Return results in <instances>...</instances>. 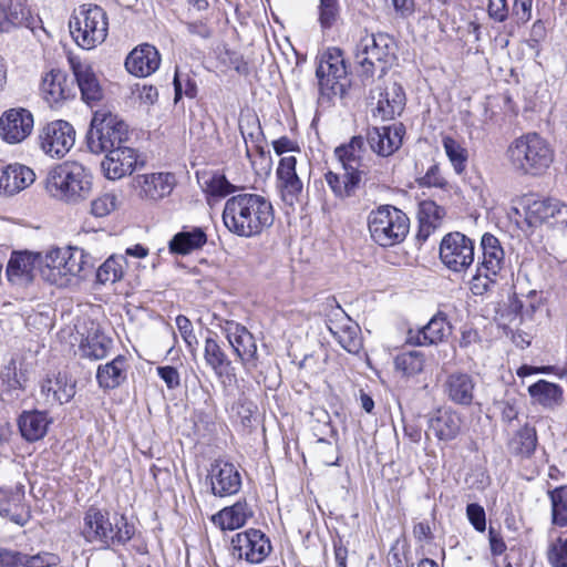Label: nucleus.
<instances>
[{
  "label": "nucleus",
  "instance_id": "58",
  "mask_svg": "<svg viewBox=\"0 0 567 567\" xmlns=\"http://www.w3.org/2000/svg\"><path fill=\"white\" fill-rule=\"evenodd\" d=\"M419 184L424 187H440L446 186L445 178L441 175V171L437 164H433L429 167L425 175L420 178Z\"/></svg>",
  "mask_w": 567,
  "mask_h": 567
},
{
  "label": "nucleus",
  "instance_id": "1",
  "mask_svg": "<svg viewBox=\"0 0 567 567\" xmlns=\"http://www.w3.org/2000/svg\"><path fill=\"white\" fill-rule=\"evenodd\" d=\"M221 218L229 233L252 238L272 226L275 213L266 197L256 193H239L226 200Z\"/></svg>",
  "mask_w": 567,
  "mask_h": 567
},
{
  "label": "nucleus",
  "instance_id": "21",
  "mask_svg": "<svg viewBox=\"0 0 567 567\" xmlns=\"http://www.w3.org/2000/svg\"><path fill=\"white\" fill-rule=\"evenodd\" d=\"M72 72L81 92L82 100L90 106L95 105L104 97V91L91 64L78 58L69 59Z\"/></svg>",
  "mask_w": 567,
  "mask_h": 567
},
{
  "label": "nucleus",
  "instance_id": "17",
  "mask_svg": "<svg viewBox=\"0 0 567 567\" xmlns=\"http://www.w3.org/2000/svg\"><path fill=\"white\" fill-rule=\"evenodd\" d=\"M219 327L241 363L255 364L257 344L252 333L245 326L233 320H224Z\"/></svg>",
  "mask_w": 567,
  "mask_h": 567
},
{
  "label": "nucleus",
  "instance_id": "40",
  "mask_svg": "<svg viewBox=\"0 0 567 567\" xmlns=\"http://www.w3.org/2000/svg\"><path fill=\"white\" fill-rule=\"evenodd\" d=\"M207 243V235L200 227L190 230H182L173 236L169 241L172 252L187 255L193 250L200 249Z\"/></svg>",
  "mask_w": 567,
  "mask_h": 567
},
{
  "label": "nucleus",
  "instance_id": "32",
  "mask_svg": "<svg viewBox=\"0 0 567 567\" xmlns=\"http://www.w3.org/2000/svg\"><path fill=\"white\" fill-rule=\"evenodd\" d=\"M475 381L462 372L452 373L445 382V393L447 398L460 405L468 406L474 400Z\"/></svg>",
  "mask_w": 567,
  "mask_h": 567
},
{
  "label": "nucleus",
  "instance_id": "26",
  "mask_svg": "<svg viewBox=\"0 0 567 567\" xmlns=\"http://www.w3.org/2000/svg\"><path fill=\"white\" fill-rule=\"evenodd\" d=\"M406 96L401 84L394 82L379 93L377 107L373 115L383 121L400 116L405 107Z\"/></svg>",
  "mask_w": 567,
  "mask_h": 567
},
{
  "label": "nucleus",
  "instance_id": "6",
  "mask_svg": "<svg viewBox=\"0 0 567 567\" xmlns=\"http://www.w3.org/2000/svg\"><path fill=\"white\" fill-rule=\"evenodd\" d=\"M82 534L90 543H100L104 547L124 545L132 539L135 528L123 515L110 516L96 507H90L84 515Z\"/></svg>",
  "mask_w": 567,
  "mask_h": 567
},
{
  "label": "nucleus",
  "instance_id": "18",
  "mask_svg": "<svg viewBox=\"0 0 567 567\" xmlns=\"http://www.w3.org/2000/svg\"><path fill=\"white\" fill-rule=\"evenodd\" d=\"M105 153L106 155L101 163V167L105 177L112 181L131 175L138 165H144V161H140L136 150L125 144L113 147V150Z\"/></svg>",
  "mask_w": 567,
  "mask_h": 567
},
{
  "label": "nucleus",
  "instance_id": "52",
  "mask_svg": "<svg viewBox=\"0 0 567 567\" xmlns=\"http://www.w3.org/2000/svg\"><path fill=\"white\" fill-rule=\"evenodd\" d=\"M116 200L114 194H104L91 203V213L96 217H104L115 209Z\"/></svg>",
  "mask_w": 567,
  "mask_h": 567
},
{
  "label": "nucleus",
  "instance_id": "47",
  "mask_svg": "<svg viewBox=\"0 0 567 567\" xmlns=\"http://www.w3.org/2000/svg\"><path fill=\"white\" fill-rule=\"evenodd\" d=\"M237 190V187L231 184L225 175L214 174L208 181L205 182V192L213 197L223 198Z\"/></svg>",
  "mask_w": 567,
  "mask_h": 567
},
{
  "label": "nucleus",
  "instance_id": "3",
  "mask_svg": "<svg viewBox=\"0 0 567 567\" xmlns=\"http://www.w3.org/2000/svg\"><path fill=\"white\" fill-rule=\"evenodd\" d=\"M44 189L53 198L66 204L87 199L92 192V176L78 162H64L49 169Z\"/></svg>",
  "mask_w": 567,
  "mask_h": 567
},
{
  "label": "nucleus",
  "instance_id": "31",
  "mask_svg": "<svg viewBox=\"0 0 567 567\" xmlns=\"http://www.w3.org/2000/svg\"><path fill=\"white\" fill-rule=\"evenodd\" d=\"M461 416L451 410H439L429 419L426 434L433 433L439 440L451 441L461 430Z\"/></svg>",
  "mask_w": 567,
  "mask_h": 567
},
{
  "label": "nucleus",
  "instance_id": "22",
  "mask_svg": "<svg viewBox=\"0 0 567 567\" xmlns=\"http://www.w3.org/2000/svg\"><path fill=\"white\" fill-rule=\"evenodd\" d=\"M208 476L215 496L234 495L241 487V476L236 466L229 462L215 461L210 466Z\"/></svg>",
  "mask_w": 567,
  "mask_h": 567
},
{
  "label": "nucleus",
  "instance_id": "48",
  "mask_svg": "<svg viewBox=\"0 0 567 567\" xmlns=\"http://www.w3.org/2000/svg\"><path fill=\"white\" fill-rule=\"evenodd\" d=\"M546 557L551 567H567V537H558L551 542L547 547Z\"/></svg>",
  "mask_w": 567,
  "mask_h": 567
},
{
  "label": "nucleus",
  "instance_id": "8",
  "mask_svg": "<svg viewBox=\"0 0 567 567\" xmlns=\"http://www.w3.org/2000/svg\"><path fill=\"white\" fill-rule=\"evenodd\" d=\"M128 140L127 125L106 110H96L86 134V144L92 153L100 154L124 145Z\"/></svg>",
  "mask_w": 567,
  "mask_h": 567
},
{
  "label": "nucleus",
  "instance_id": "43",
  "mask_svg": "<svg viewBox=\"0 0 567 567\" xmlns=\"http://www.w3.org/2000/svg\"><path fill=\"white\" fill-rule=\"evenodd\" d=\"M127 266L125 256H110L96 270V284H116L124 278V267Z\"/></svg>",
  "mask_w": 567,
  "mask_h": 567
},
{
  "label": "nucleus",
  "instance_id": "42",
  "mask_svg": "<svg viewBox=\"0 0 567 567\" xmlns=\"http://www.w3.org/2000/svg\"><path fill=\"white\" fill-rule=\"evenodd\" d=\"M537 446L536 429L525 424L508 442L511 452L517 456L530 457Z\"/></svg>",
  "mask_w": 567,
  "mask_h": 567
},
{
  "label": "nucleus",
  "instance_id": "13",
  "mask_svg": "<svg viewBox=\"0 0 567 567\" xmlns=\"http://www.w3.org/2000/svg\"><path fill=\"white\" fill-rule=\"evenodd\" d=\"M474 241L460 231L446 234L440 244V259L454 272H463L474 261Z\"/></svg>",
  "mask_w": 567,
  "mask_h": 567
},
{
  "label": "nucleus",
  "instance_id": "29",
  "mask_svg": "<svg viewBox=\"0 0 567 567\" xmlns=\"http://www.w3.org/2000/svg\"><path fill=\"white\" fill-rule=\"evenodd\" d=\"M128 359L118 354L112 361L100 364L96 370V381L103 390H113L121 386L127 379Z\"/></svg>",
  "mask_w": 567,
  "mask_h": 567
},
{
  "label": "nucleus",
  "instance_id": "14",
  "mask_svg": "<svg viewBox=\"0 0 567 567\" xmlns=\"http://www.w3.org/2000/svg\"><path fill=\"white\" fill-rule=\"evenodd\" d=\"M42 151L51 157H63L75 143V130L63 120L48 123L39 133Z\"/></svg>",
  "mask_w": 567,
  "mask_h": 567
},
{
  "label": "nucleus",
  "instance_id": "30",
  "mask_svg": "<svg viewBox=\"0 0 567 567\" xmlns=\"http://www.w3.org/2000/svg\"><path fill=\"white\" fill-rule=\"evenodd\" d=\"M112 339L101 331L97 324L91 322L85 337L80 342L81 357L90 360L104 359L112 347Z\"/></svg>",
  "mask_w": 567,
  "mask_h": 567
},
{
  "label": "nucleus",
  "instance_id": "39",
  "mask_svg": "<svg viewBox=\"0 0 567 567\" xmlns=\"http://www.w3.org/2000/svg\"><path fill=\"white\" fill-rule=\"evenodd\" d=\"M529 395L543 408L554 410L561 405L564 391L560 385L539 380L528 386Z\"/></svg>",
  "mask_w": 567,
  "mask_h": 567
},
{
  "label": "nucleus",
  "instance_id": "57",
  "mask_svg": "<svg viewBox=\"0 0 567 567\" xmlns=\"http://www.w3.org/2000/svg\"><path fill=\"white\" fill-rule=\"evenodd\" d=\"M533 2H513L511 19L517 24H526L532 19Z\"/></svg>",
  "mask_w": 567,
  "mask_h": 567
},
{
  "label": "nucleus",
  "instance_id": "5",
  "mask_svg": "<svg viewBox=\"0 0 567 567\" xmlns=\"http://www.w3.org/2000/svg\"><path fill=\"white\" fill-rule=\"evenodd\" d=\"M395 39L386 32L365 33L355 45V62L362 79H373L380 71L383 76L395 63L398 56Z\"/></svg>",
  "mask_w": 567,
  "mask_h": 567
},
{
  "label": "nucleus",
  "instance_id": "16",
  "mask_svg": "<svg viewBox=\"0 0 567 567\" xmlns=\"http://www.w3.org/2000/svg\"><path fill=\"white\" fill-rule=\"evenodd\" d=\"M233 555L250 564H259L271 551L269 538L259 529L250 528L231 539Z\"/></svg>",
  "mask_w": 567,
  "mask_h": 567
},
{
  "label": "nucleus",
  "instance_id": "50",
  "mask_svg": "<svg viewBox=\"0 0 567 567\" xmlns=\"http://www.w3.org/2000/svg\"><path fill=\"white\" fill-rule=\"evenodd\" d=\"M61 558L55 553L40 551L34 555L23 553L21 567H55L60 565Z\"/></svg>",
  "mask_w": 567,
  "mask_h": 567
},
{
  "label": "nucleus",
  "instance_id": "41",
  "mask_svg": "<svg viewBox=\"0 0 567 567\" xmlns=\"http://www.w3.org/2000/svg\"><path fill=\"white\" fill-rule=\"evenodd\" d=\"M339 344L350 353H358L362 348L360 328L350 318H346L344 323H333L329 327Z\"/></svg>",
  "mask_w": 567,
  "mask_h": 567
},
{
  "label": "nucleus",
  "instance_id": "28",
  "mask_svg": "<svg viewBox=\"0 0 567 567\" xmlns=\"http://www.w3.org/2000/svg\"><path fill=\"white\" fill-rule=\"evenodd\" d=\"M451 326L443 312H437L426 326L413 332L409 331L408 342L414 346H427L443 341L450 333Z\"/></svg>",
  "mask_w": 567,
  "mask_h": 567
},
{
  "label": "nucleus",
  "instance_id": "2",
  "mask_svg": "<svg viewBox=\"0 0 567 567\" xmlns=\"http://www.w3.org/2000/svg\"><path fill=\"white\" fill-rule=\"evenodd\" d=\"M365 153V140L362 135L352 136L349 143L336 147L334 155L344 172L342 175L332 171L324 174V181L336 198L346 200L357 195L365 175L363 165Z\"/></svg>",
  "mask_w": 567,
  "mask_h": 567
},
{
  "label": "nucleus",
  "instance_id": "27",
  "mask_svg": "<svg viewBox=\"0 0 567 567\" xmlns=\"http://www.w3.org/2000/svg\"><path fill=\"white\" fill-rule=\"evenodd\" d=\"M41 92L50 104H56L73 96V81L60 69H52L42 80Z\"/></svg>",
  "mask_w": 567,
  "mask_h": 567
},
{
  "label": "nucleus",
  "instance_id": "63",
  "mask_svg": "<svg viewBox=\"0 0 567 567\" xmlns=\"http://www.w3.org/2000/svg\"><path fill=\"white\" fill-rule=\"evenodd\" d=\"M54 388L55 390H53V400L59 402V404L69 402L75 393L74 386L63 383L62 379L60 378L54 381Z\"/></svg>",
  "mask_w": 567,
  "mask_h": 567
},
{
  "label": "nucleus",
  "instance_id": "54",
  "mask_svg": "<svg viewBox=\"0 0 567 567\" xmlns=\"http://www.w3.org/2000/svg\"><path fill=\"white\" fill-rule=\"evenodd\" d=\"M487 13L494 22H505L511 18L507 0H488Z\"/></svg>",
  "mask_w": 567,
  "mask_h": 567
},
{
  "label": "nucleus",
  "instance_id": "59",
  "mask_svg": "<svg viewBox=\"0 0 567 567\" xmlns=\"http://www.w3.org/2000/svg\"><path fill=\"white\" fill-rule=\"evenodd\" d=\"M176 326L178 331L181 332L182 338L186 342L189 348H193L194 344H197V338L194 333L193 324L190 320L183 315L176 317Z\"/></svg>",
  "mask_w": 567,
  "mask_h": 567
},
{
  "label": "nucleus",
  "instance_id": "35",
  "mask_svg": "<svg viewBox=\"0 0 567 567\" xmlns=\"http://www.w3.org/2000/svg\"><path fill=\"white\" fill-rule=\"evenodd\" d=\"M140 184L143 197L159 200L172 193L176 181L172 173H153L143 175Z\"/></svg>",
  "mask_w": 567,
  "mask_h": 567
},
{
  "label": "nucleus",
  "instance_id": "12",
  "mask_svg": "<svg viewBox=\"0 0 567 567\" xmlns=\"http://www.w3.org/2000/svg\"><path fill=\"white\" fill-rule=\"evenodd\" d=\"M482 260L477 265L472 280L485 278L489 284H496L499 280H507L509 272L505 265V252L497 237L485 233L481 239Z\"/></svg>",
  "mask_w": 567,
  "mask_h": 567
},
{
  "label": "nucleus",
  "instance_id": "36",
  "mask_svg": "<svg viewBox=\"0 0 567 567\" xmlns=\"http://www.w3.org/2000/svg\"><path fill=\"white\" fill-rule=\"evenodd\" d=\"M204 359L206 364L214 371L218 378H225L231 381L235 378L234 367L219 343L207 338L204 347Z\"/></svg>",
  "mask_w": 567,
  "mask_h": 567
},
{
  "label": "nucleus",
  "instance_id": "64",
  "mask_svg": "<svg viewBox=\"0 0 567 567\" xmlns=\"http://www.w3.org/2000/svg\"><path fill=\"white\" fill-rule=\"evenodd\" d=\"M23 553L0 547V566L1 567H21Z\"/></svg>",
  "mask_w": 567,
  "mask_h": 567
},
{
  "label": "nucleus",
  "instance_id": "10",
  "mask_svg": "<svg viewBox=\"0 0 567 567\" xmlns=\"http://www.w3.org/2000/svg\"><path fill=\"white\" fill-rule=\"evenodd\" d=\"M316 75L321 96L328 100L334 96L343 97L349 86L343 51L337 47L328 48L320 56Z\"/></svg>",
  "mask_w": 567,
  "mask_h": 567
},
{
  "label": "nucleus",
  "instance_id": "24",
  "mask_svg": "<svg viewBox=\"0 0 567 567\" xmlns=\"http://www.w3.org/2000/svg\"><path fill=\"white\" fill-rule=\"evenodd\" d=\"M35 181L32 168L20 163L9 164L0 168V193L14 195Z\"/></svg>",
  "mask_w": 567,
  "mask_h": 567
},
{
  "label": "nucleus",
  "instance_id": "45",
  "mask_svg": "<svg viewBox=\"0 0 567 567\" xmlns=\"http://www.w3.org/2000/svg\"><path fill=\"white\" fill-rule=\"evenodd\" d=\"M442 144L455 173L461 175L466 169L467 150L451 136L443 137Z\"/></svg>",
  "mask_w": 567,
  "mask_h": 567
},
{
  "label": "nucleus",
  "instance_id": "62",
  "mask_svg": "<svg viewBox=\"0 0 567 567\" xmlns=\"http://www.w3.org/2000/svg\"><path fill=\"white\" fill-rule=\"evenodd\" d=\"M187 32L203 40H207L213 35V29L204 20L189 21L184 23Z\"/></svg>",
  "mask_w": 567,
  "mask_h": 567
},
{
  "label": "nucleus",
  "instance_id": "11",
  "mask_svg": "<svg viewBox=\"0 0 567 567\" xmlns=\"http://www.w3.org/2000/svg\"><path fill=\"white\" fill-rule=\"evenodd\" d=\"M84 251L79 248H51L43 256L41 279L47 284H69L84 269Z\"/></svg>",
  "mask_w": 567,
  "mask_h": 567
},
{
  "label": "nucleus",
  "instance_id": "4",
  "mask_svg": "<svg viewBox=\"0 0 567 567\" xmlns=\"http://www.w3.org/2000/svg\"><path fill=\"white\" fill-rule=\"evenodd\" d=\"M505 156L514 173L538 176L553 163L554 151L539 134L527 133L508 145Z\"/></svg>",
  "mask_w": 567,
  "mask_h": 567
},
{
  "label": "nucleus",
  "instance_id": "61",
  "mask_svg": "<svg viewBox=\"0 0 567 567\" xmlns=\"http://www.w3.org/2000/svg\"><path fill=\"white\" fill-rule=\"evenodd\" d=\"M524 307V302L518 298L516 292H513L508 296V312L501 313V324H506L507 322H512L517 319L522 308Z\"/></svg>",
  "mask_w": 567,
  "mask_h": 567
},
{
  "label": "nucleus",
  "instance_id": "46",
  "mask_svg": "<svg viewBox=\"0 0 567 567\" xmlns=\"http://www.w3.org/2000/svg\"><path fill=\"white\" fill-rule=\"evenodd\" d=\"M395 369L404 375L411 377L420 373L424 367V354L421 351L402 352L394 360Z\"/></svg>",
  "mask_w": 567,
  "mask_h": 567
},
{
  "label": "nucleus",
  "instance_id": "49",
  "mask_svg": "<svg viewBox=\"0 0 567 567\" xmlns=\"http://www.w3.org/2000/svg\"><path fill=\"white\" fill-rule=\"evenodd\" d=\"M340 6L338 0H319V23L322 29H330L338 21Z\"/></svg>",
  "mask_w": 567,
  "mask_h": 567
},
{
  "label": "nucleus",
  "instance_id": "56",
  "mask_svg": "<svg viewBox=\"0 0 567 567\" xmlns=\"http://www.w3.org/2000/svg\"><path fill=\"white\" fill-rule=\"evenodd\" d=\"M466 515L470 523L477 532H484L486 528V516L484 508L476 504H468L466 507Z\"/></svg>",
  "mask_w": 567,
  "mask_h": 567
},
{
  "label": "nucleus",
  "instance_id": "25",
  "mask_svg": "<svg viewBox=\"0 0 567 567\" xmlns=\"http://www.w3.org/2000/svg\"><path fill=\"white\" fill-rule=\"evenodd\" d=\"M297 159L295 156H285L279 161L277 178L281 188L282 199L292 205L302 192V182L296 172Z\"/></svg>",
  "mask_w": 567,
  "mask_h": 567
},
{
  "label": "nucleus",
  "instance_id": "9",
  "mask_svg": "<svg viewBox=\"0 0 567 567\" xmlns=\"http://www.w3.org/2000/svg\"><path fill=\"white\" fill-rule=\"evenodd\" d=\"M70 33L76 44L85 50L94 49L107 37L106 12L97 4L82 6L69 23Z\"/></svg>",
  "mask_w": 567,
  "mask_h": 567
},
{
  "label": "nucleus",
  "instance_id": "51",
  "mask_svg": "<svg viewBox=\"0 0 567 567\" xmlns=\"http://www.w3.org/2000/svg\"><path fill=\"white\" fill-rule=\"evenodd\" d=\"M174 90L175 96L174 102L178 103V101L183 97V95L194 99L197 95V84L195 80L190 79L186 75L185 79L176 71L174 76Z\"/></svg>",
  "mask_w": 567,
  "mask_h": 567
},
{
  "label": "nucleus",
  "instance_id": "15",
  "mask_svg": "<svg viewBox=\"0 0 567 567\" xmlns=\"http://www.w3.org/2000/svg\"><path fill=\"white\" fill-rule=\"evenodd\" d=\"M43 256L30 250H13L7 264L6 275L11 284L40 281Z\"/></svg>",
  "mask_w": 567,
  "mask_h": 567
},
{
  "label": "nucleus",
  "instance_id": "53",
  "mask_svg": "<svg viewBox=\"0 0 567 567\" xmlns=\"http://www.w3.org/2000/svg\"><path fill=\"white\" fill-rule=\"evenodd\" d=\"M240 133L245 141L258 142L262 136V130L256 115L247 116L239 123Z\"/></svg>",
  "mask_w": 567,
  "mask_h": 567
},
{
  "label": "nucleus",
  "instance_id": "23",
  "mask_svg": "<svg viewBox=\"0 0 567 567\" xmlns=\"http://www.w3.org/2000/svg\"><path fill=\"white\" fill-rule=\"evenodd\" d=\"M161 64V55L154 45L148 43L136 47L125 60L126 70L140 78L153 74Z\"/></svg>",
  "mask_w": 567,
  "mask_h": 567
},
{
  "label": "nucleus",
  "instance_id": "38",
  "mask_svg": "<svg viewBox=\"0 0 567 567\" xmlns=\"http://www.w3.org/2000/svg\"><path fill=\"white\" fill-rule=\"evenodd\" d=\"M50 424L47 413L39 411L23 412L19 417L21 435L30 442L42 439Z\"/></svg>",
  "mask_w": 567,
  "mask_h": 567
},
{
  "label": "nucleus",
  "instance_id": "33",
  "mask_svg": "<svg viewBox=\"0 0 567 567\" xmlns=\"http://www.w3.org/2000/svg\"><path fill=\"white\" fill-rule=\"evenodd\" d=\"M558 216H563V220H566L567 206L555 198L532 200L526 208V219L530 225L542 224Z\"/></svg>",
  "mask_w": 567,
  "mask_h": 567
},
{
  "label": "nucleus",
  "instance_id": "20",
  "mask_svg": "<svg viewBox=\"0 0 567 567\" xmlns=\"http://www.w3.org/2000/svg\"><path fill=\"white\" fill-rule=\"evenodd\" d=\"M404 135L405 126L402 123H394L390 126L369 127L364 140L373 153L386 157L401 147Z\"/></svg>",
  "mask_w": 567,
  "mask_h": 567
},
{
  "label": "nucleus",
  "instance_id": "19",
  "mask_svg": "<svg viewBox=\"0 0 567 567\" xmlns=\"http://www.w3.org/2000/svg\"><path fill=\"white\" fill-rule=\"evenodd\" d=\"M33 125V115L29 110L10 109L0 117V136L7 143H20L31 134Z\"/></svg>",
  "mask_w": 567,
  "mask_h": 567
},
{
  "label": "nucleus",
  "instance_id": "34",
  "mask_svg": "<svg viewBox=\"0 0 567 567\" xmlns=\"http://www.w3.org/2000/svg\"><path fill=\"white\" fill-rule=\"evenodd\" d=\"M30 10L23 0L0 2V32H10L18 27H29Z\"/></svg>",
  "mask_w": 567,
  "mask_h": 567
},
{
  "label": "nucleus",
  "instance_id": "44",
  "mask_svg": "<svg viewBox=\"0 0 567 567\" xmlns=\"http://www.w3.org/2000/svg\"><path fill=\"white\" fill-rule=\"evenodd\" d=\"M551 505V523L558 527L567 526V485L548 491Z\"/></svg>",
  "mask_w": 567,
  "mask_h": 567
},
{
  "label": "nucleus",
  "instance_id": "55",
  "mask_svg": "<svg viewBox=\"0 0 567 567\" xmlns=\"http://www.w3.org/2000/svg\"><path fill=\"white\" fill-rule=\"evenodd\" d=\"M444 214V209L432 200H424L420 204L419 219L436 224Z\"/></svg>",
  "mask_w": 567,
  "mask_h": 567
},
{
  "label": "nucleus",
  "instance_id": "37",
  "mask_svg": "<svg viewBox=\"0 0 567 567\" xmlns=\"http://www.w3.org/2000/svg\"><path fill=\"white\" fill-rule=\"evenodd\" d=\"M252 515V508L244 499L219 511L213 516V522L221 529L234 530L243 527Z\"/></svg>",
  "mask_w": 567,
  "mask_h": 567
},
{
  "label": "nucleus",
  "instance_id": "60",
  "mask_svg": "<svg viewBox=\"0 0 567 567\" xmlns=\"http://www.w3.org/2000/svg\"><path fill=\"white\" fill-rule=\"evenodd\" d=\"M458 344L462 349H470L482 341L478 331L471 324H463L460 329Z\"/></svg>",
  "mask_w": 567,
  "mask_h": 567
},
{
  "label": "nucleus",
  "instance_id": "7",
  "mask_svg": "<svg viewBox=\"0 0 567 567\" xmlns=\"http://www.w3.org/2000/svg\"><path fill=\"white\" fill-rule=\"evenodd\" d=\"M368 227L374 243L381 247H392L405 239L410 219L401 209L383 205L370 212Z\"/></svg>",
  "mask_w": 567,
  "mask_h": 567
}]
</instances>
